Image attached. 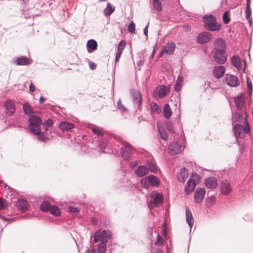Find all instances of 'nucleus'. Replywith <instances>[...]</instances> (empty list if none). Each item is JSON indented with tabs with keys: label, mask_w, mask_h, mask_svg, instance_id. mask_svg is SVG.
Returning <instances> with one entry per match:
<instances>
[{
	"label": "nucleus",
	"mask_w": 253,
	"mask_h": 253,
	"mask_svg": "<svg viewBox=\"0 0 253 253\" xmlns=\"http://www.w3.org/2000/svg\"><path fill=\"white\" fill-rule=\"evenodd\" d=\"M204 183L208 188L213 189L216 188L218 185L217 179L212 177L206 178Z\"/></svg>",
	"instance_id": "4468645a"
},
{
	"label": "nucleus",
	"mask_w": 253,
	"mask_h": 253,
	"mask_svg": "<svg viewBox=\"0 0 253 253\" xmlns=\"http://www.w3.org/2000/svg\"><path fill=\"white\" fill-rule=\"evenodd\" d=\"M140 184L143 187L145 188H148L150 186V182L149 181L148 176L145 177L144 178H142L141 180Z\"/></svg>",
	"instance_id": "e433bc0d"
},
{
	"label": "nucleus",
	"mask_w": 253,
	"mask_h": 253,
	"mask_svg": "<svg viewBox=\"0 0 253 253\" xmlns=\"http://www.w3.org/2000/svg\"><path fill=\"white\" fill-rule=\"evenodd\" d=\"M159 132L161 135V138L162 139H163L164 140H166L168 138V135H167V134L166 131L163 128H161L159 127Z\"/></svg>",
	"instance_id": "ea45409f"
},
{
	"label": "nucleus",
	"mask_w": 253,
	"mask_h": 253,
	"mask_svg": "<svg viewBox=\"0 0 253 253\" xmlns=\"http://www.w3.org/2000/svg\"><path fill=\"white\" fill-rule=\"evenodd\" d=\"M132 101L134 105L136 106L137 109L141 110L142 98L141 93L136 90L131 92Z\"/></svg>",
	"instance_id": "1a4fd4ad"
},
{
	"label": "nucleus",
	"mask_w": 253,
	"mask_h": 253,
	"mask_svg": "<svg viewBox=\"0 0 253 253\" xmlns=\"http://www.w3.org/2000/svg\"><path fill=\"white\" fill-rule=\"evenodd\" d=\"M164 112V117L167 119H169L171 116L172 112Z\"/></svg>",
	"instance_id": "5fc2aeb1"
},
{
	"label": "nucleus",
	"mask_w": 253,
	"mask_h": 253,
	"mask_svg": "<svg viewBox=\"0 0 253 253\" xmlns=\"http://www.w3.org/2000/svg\"><path fill=\"white\" fill-rule=\"evenodd\" d=\"M23 111H32L28 103H25L23 105Z\"/></svg>",
	"instance_id": "603ef678"
},
{
	"label": "nucleus",
	"mask_w": 253,
	"mask_h": 253,
	"mask_svg": "<svg viewBox=\"0 0 253 253\" xmlns=\"http://www.w3.org/2000/svg\"><path fill=\"white\" fill-rule=\"evenodd\" d=\"M54 123V121L53 120L50 119L47 120L42 124L43 128L45 129V130H46L48 127H51Z\"/></svg>",
	"instance_id": "72a5a7b5"
},
{
	"label": "nucleus",
	"mask_w": 253,
	"mask_h": 253,
	"mask_svg": "<svg viewBox=\"0 0 253 253\" xmlns=\"http://www.w3.org/2000/svg\"><path fill=\"white\" fill-rule=\"evenodd\" d=\"M28 121L30 130L36 135L40 134L41 131L40 128V126L42 124L41 119L37 116L33 115L29 118Z\"/></svg>",
	"instance_id": "f03ea898"
},
{
	"label": "nucleus",
	"mask_w": 253,
	"mask_h": 253,
	"mask_svg": "<svg viewBox=\"0 0 253 253\" xmlns=\"http://www.w3.org/2000/svg\"><path fill=\"white\" fill-rule=\"evenodd\" d=\"M117 107L118 109H119L120 111H126V109L122 104L121 99H119L117 102Z\"/></svg>",
	"instance_id": "de8ad7c7"
},
{
	"label": "nucleus",
	"mask_w": 253,
	"mask_h": 253,
	"mask_svg": "<svg viewBox=\"0 0 253 253\" xmlns=\"http://www.w3.org/2000/svg\"><path fill=\"white\" fill-rule=\"evenodd\" d=\"M126 45V42L124 40H121L118 45V49L124 50Z\"/></svg>",
	"instance_id": "37998d69"
},
{
	"label": "nucleus",
	"mask_w": 253,
	"mask_h": 253,
	"mask_svg": "<svg viewBox=\"0 0 253 253\" xmlns=\"http://www.w3.org/2000/svg\"><path fill=\"white\" fill-rule=\"evenodd\" d=\"M45 100V99L44 98V97H43L42 96H41L40 98V103H42Z\"/></svg>",
	"instance_id": "0e129e2a"
},
{
	"label": "nucleus",
	"mask_w": 253,
	"mask_h": 253,
	"mask_svg": "<svg viewBox=\"0 0 253 253\" xmlns=\"http://www.w3.org/2000/svg\"><path fill=\"white\" fill-rule=\"evenodd\" d=\"M51 206L48 201H44L41 204L40 210L44 212L49 211Z\"/></svg>",
	"instance_id": "7c9ffc66"
},
{
	"label": "nucleus",
	"mask_w": 253,
	"mask_h": 253,
	"mask_svg": "<svg viewBox=\"0 0 253 253\" xmlns=\"http://www.w3.org/2000/svg\"><path fill=\"white\" fill-rule=\"evenodd\" d=\"M212 38L211 34L209 32H203L199 34L197 37V42L201 44L210 42Z\"/></svg>",
	"instance_id": "0eeeda50"
},
{
	"label": "nucleus",
	"mask_w": 253,
	"mask_h": 253,
	"mask_svg": "<svg viewBox=\"0 0 253 253\" xmlns=\"http://www.w3.org/2000/svg\"><path fill=\"white\" fill-rule=\"evenodd\" d=\"M228 13H229V12L228 11H226L224 12L223 16H222L223 22L225 24H228L230 22V19L229 17L228 16Z\"/></svg>",
	"instance_id": "58836bf2"
},
{
	"label": "nucleus",
	"mask_w": 253,
	"mask_h": 253,
	"mask_svg": "<svg viewBox=\"0 0 253 253\" xmlns=\"http://www.w3.org/2000/svg\"><path fill=\"white\" fill-rule=\"evenodd\" d=\"M149 181L150 182V185L158 186L160 184V180L156 176L154 175H150L148 176Z\"/></svg>",
	"instance_id": "c85d7f7f"
},
{
	"label": "nucleus",
	"mask_w": 253,
	"mask_h": 253,
	"mask_svg": "<svg viewBox=\"0 0 253 253\" xmlns=\"http://www.w3.org/2000/svg\"><path fill=\"white\" fill-rule=\"evenodd\" d=\"M214 58L218 64H224L227 61V56L225 50L216 49L214 53Z\"/></svg>",
	"instance_id": "423d86ee"
},
{
	"label": "nucleus",
	"mask_w": 253,
	"mask_h": 253,
	"mask_svg": "<svg viewBox=\"0 0 253 253\" xmlns=\"http://www.w3.org/2000/svg\"><path fill=\"white\" fill-rule=\"evenodd\" d=\"M170 106L169 104H166L164 105L163 111H170Z\"/></svg>",
	"instance_id": "13d9d810"
},
{
	"label": "nucleus",
	"mask_w": 253,
	"mask_h": 253,
	"mask_svg": "<svg viewBox=\"0 0 253 253\" xmlns=\"http://www.w3.org/2000/svg\"><path fill=\"white\" fill-rule=\"evenodd\" d=\"M4 107L7 110H13V111H15L16 109L13 102L10 100L5 102Z\"/></svg>",
	"instance_id": "473e14b6"
},
{
	"label": "nucleus",
	"mask_w": 253,
	"mask_h": 253,
	"mask_svg": "<svg viewBox=\"0 0 253 253\" xmlns=\"http://www.w3.org/2000/svg\"><path fill=\"white\" fill-rule=\"evenodd\" d=\"M108 240V235L105 230L100 229L95 232L94 234V243L98 242L107 243Z\"/></svg>",
	"instance_id": "39448f33"
},
{
	"label": "nucleus",
	"mask_w": 253,
	"mask_h": 253,
	"mask_svg": "<svg viewBox=\"0 0 253 253\" xmlns=\"http://www.w3.org/2000/svg\"><path fill=\"white\" fill-rule=\"evenodd\" d=\"M59 127L62 131H68L74 127V125L68 122H61L59 125Z\"/></svg>",
	"instance_id": "4be33fe9"
},
{
	"label": "nucleus",
	"mask_w": 253,
	"mask_h": 253,
	"mask_svg": "<svg viewBox=\"0 0 253 253\" xmlns=\"http://www.w3.org/2000/svg\"><path fill=\"white\" fill-rule=\"evenodd\" d=\"M97 43L94 40H89L86 43V47L87 51L89 53L92 52L97 49Z\"/></svg>",
	"instance_id": "412c9836"
},
{
	"label": "nucleus",
	"mask_w": 253,
	"mask_h": 253,
	"mask_svg": "<svg viewBox=\"0 0 253 253\" xmlns=\"http://www.w3.org/2000/svg\"><path fill=\"white\" fill-rule=\"evenodd\" d=\"M20 2L23 3H27L29 0H18Z\"/></svg>",
	"instance_id": "69168bd1"
},
{
	"label": "nucleus",
	"mask_w": 253,
	"mask_h": 253,
	"mask_svg": "<svg viewBox=\"0 0 253 253\" xmlns=\"http://www.w3.org/2000/svg\"><path fill=\"white\" fill-rule=\"evenodd\" d=\"M14 62L18 66L28 65L30 64L31 63L30 59L26 56L17 57L14 61Z\"/></svg>",
	"instance_id": "dca6fc26"
},
{
	"label": "nucleus",
	"mask_w": 253,
	"mask_h": 253,
	"mask_svg": "<svg viewBox=\"0 0 253 253\" xmlns=\"http://www.w3.org/2000/svg\"><path fill=\"white\" fill-rule=\"evenodd\" d=\"M200 179V176L197 174H194L192 177L190 178L185 188V192L187 194L191 193L195 188L196 183Z\"/></svg>",
	"instance_id": "20e7f679"
},
{
	"label": "nucleus",
	"mask_w": 253,
	"mask_h": 253,
	"mask_svg": "<svg viewBox=\"0 0 253 253\" xmlns=\"http://www.w3.org/2000/svg\"><path fill=\"white\" fill-rule=\"evenodd\" d=\"M175 108L174 110L175 111L179 110L180 109V102L179 101H176V103L174 104Z\"/></svg>",
	"instance_id": "6e6d98bb"
},
{
	"label": "nucleus",
	"mask_w": 253,
	"mask_h": 253,
	"mask_svg": "<svg viewBox=\"0 0 253 253\" xmlns=\"http://www.w3.org/2000/svg\"><path fill=\"white\" fill-rule=\"evenodd\" d=\"M205 28L210 31H218L221 29L220 24H217L215 17L211 15H205L203 17Z\"/></svg>",
	"instance_id": "f257e3e1"
},
{
	"label": "nucleus",
	"mask_w": 253,
	"mask_h": 253,
	"mask_svg": "<svg viewBox=\"0 0 253 253\" xmlns=\"http://www.w3.org/2000/svg\"><path fill=\"white\" fill-rule=\"evenodd\" d=\"M49 211L51 214L55 216H59L60 214V211L59 208L56 206H52Z\"/></svg>",
	"instance_id": "f704fd0d"
},
{
	"label": "nucleus",
	"mask_w": 253,
	"mask_h": 253,
	"mask_svg": "<svg viewBox=\"0 0 253 253\" xmlns=\"http://www.w3.org/2000/svg\"><path fill=\"white\" fill-rule=\"evenodd\" d=\"M147 167L148 170H150L152 172L155 173L157 171V168L156 166L152 162L148 163Z\"/></svg>",
	"instance_id": "4c0bfd02"
},
{
	"label": "nucleus",
	"mask_w": 253,
	"mask_h": 253,
	"mask_svg": "<svg viewBox=\"0 0 253 253\" xmlns=\"http://www.w3.org/2000/svg\"><path fill=\"white\" fill-rule=\"evenodd\" d=\"M231 63L236 68H240L241 67V64L240 59L238 55H234L232 57Z\"/></svg>",
	"instance_id": "c756f323"
},
{
	"label": "nucleus",
	"mask_w": 253,
	"mask_h": 253,
	"mask_svg": "<svg viewBox=\"0 0 253 253\" xmlns=\"http://www.w3.org/2000/svg\"><path fill=\"white\" fill-rule=\"evenodd\" d=\"M169 151L172 155L178 154L181 151V146L177 142L173 143L169 146Z\"/></svg>",
	"instance_id": "2eb2a0df"
},
{
	"label": "nucleus",
	"mask_w": 253,
	"mask_h": 253,
	"mask_svg": "<svg viewBox=\"0 0 253 253\" xmlns=\"http://www.w3.org/2000/svg\"><path fill=\"white\" fill-rule=\"evenodd\" d=\"M151 197L153 199L152 202L155 205H159L163 202V196L161 193L154 191L151 194Z\"/></svg>",
	"instance_id": "ddd939ff"
},
{
	"label": "nucleus",
	"mask_w": 253,
	"mask_h": 253,
	"mask_svg": "<svg viewBox=\"0 0 253 253\" xmlns=\"http://www.w3.org/2000/svg\"><path fill=\"white\" fill-rule=\"evenodd\" d=\"M175 48V44L173 42H168L163 47L165 53L168 55H171L173 53Z\"/></svg>",
	"instance_id": "a211bd4d"
},
{
	"label": "nucleus",
	"mask_w": 253,
	"mask_h": 253,
	"mask_svg": "<svg viewBox=\"0 0 253 253\" xmlns=\"http://www.w3.org/2000/svg\"><path fill=\"white\" fill-rule=\"evenodd\" d=\"M186 221L188 223L190 228L192 227L194 224V219L192 213L188 208L186 209Z\"/></svg>",
	"instance_id": "bb28decb"
},
{
	"label": "nucleus",
	"mask_w": 253,
	"mask_h": 253,
	"mask_svg": "<svg viewBox=\"0 0 253 253\" xmlns=\"http://www.w3.org/2000/svg\"><path fill=\"white\" fill-rule=\"evenodd\" d=\"M206 191L204 188H198L194 193V199L196 203L201 202L205 196Z\"/></svg>",
	"instance_id": "9b49d317"
},
{
	"label": "nucleus",
	"mask_w": 253,
	"mask_h": 253,
	"mask_svg": "<svg viewBox=\"0 0 253 253\" xmlns=\"http://www.w3.org/2000/svg\"><path fill=\"white\" fill-rule=\"evenodd\" d=\"M115 10V7L108 2L106 4V7L104 10V15L107 17L109 16Z\"/></svg>",
	"instance_id": "a878e982"
},
{
	"label": "nucleus",
	"mask_w": 253,
	"mask_h": 253,
	"mask_svg": "<svg viewBox=\"0 0 253 253\" xmlns=\"http://www.w3.org/2000/svg\"><path fill=\"white\" fill-rule=\"evenodd\" d=\"M234 102L238 110H242L245 106V95L243 93H240L234 97Z\"/></svg>",
	"instance_id": "6e6552de"
},
{
	"label": "nucleus",
	"mask_w": 253,
	"mask_h": 253,
	"mask_svg": "<svg viewBox=\"0 0 253 253\" xmlns=\"http://www.w3.org/2000/svg\"><path fill=\"white\" fill-rule=\"evenodd\" d=\"M252 89H249V90L248 91V94L249 96H251L252 93Z\"/></svg>",
	"instance_id": "338daca9"
},
{
	"label": "nucleus",
	"mask_w": 253,
	"mask_h": 253,
	"mask_svg": "<svg viewBox=\"0 0 253 253\" xmlns=\"http://www.w3.org/2000/svg\"><path fill=\"white\" fill-rule=\"evenodd\" d=\"M149 26V23L147 24V25L145 26V27L144 28L143 30V33L147 37V34H148V28Z\"/></svg>",
	"instance_id": "bf43d9fd"
},
{
	"label": "nucleus",
	"mask_w": 253,
	"mask_h": 253,
	"mask_svg": "<svg viewBox=\"0 0 253 253\" xmlns=\"http://www.w3.org/2000/svg\"><path fill=\"white\" fill-rule=\"evenodd\" d=\"M183 81V77L181 76H179L178 79L175 83L174 89L176 92L179 91L181 87V84Z\"/></svg>",
	"instance_id": "2f4dec72"
},
{
	"label": "nucleus",
	"mask_w": 253,
	"mask_h": 253,
	"mask_svg": "<svg viewBox=\"0 0 253 253\" xmlns=\"http://www.w3.org/2000/svg\"><path fill=\"white\" fill-rule=\"evenodd\" d=\"M151 111H161V108L156 103H152L151 105Z\"/></svg>",
	"instance_id": "a18cd8bd"
},
{
	"label": "nucleus",
	"mask_w": 253,
	"mask_h": 253,
	"mask_svg": "<svg viewBox=\"0 0 253 253\" xmlns=\"http://www.w3.org/2000/svg\"><path fill=\"white\" fill-rule=\"evenodd\" d=\"M154 6L156 10L158 11H161L162 10V5L159 0H153Z\"/></svg>",
	"instance_id": "c9c22d12"
},
{
	"label": "nucleus",
	"mask_w": 253,
	"mask_h": 253,
	"mask_svg": "<svg viewBox=\"0 0 253 253\" xmlns=\"http://www.w3.org/2000/svg\"><path fill=\"white\" fill-rule=\"evenodd\" d=\"M214 49H226V43L225 41L221 38L217 39L214 42Z\"/></svg>",
	"instance_id": "6ab92c4d"
},
{
	"label": "nucleus",
	"mask_w": 253,
	"mask_h": 253,
	"mask_svg": "<svg viewBox=\"0 0 253 253\" xmlns=\"http://www.w3.org/2000/svg\"><path fill=\"white\" fill-rule=\"evenodd\" d=\"M247 84L249 89H253L252 82L249 80L248 78L247 79Z\"/></svg>",
	"instance_id": "4d7b16f0"
},
{
	"label": "nucleus",
	"mask_w": 253,
	"mask_h": 253,
	"mask_svg": "<svg viewBox=\"0 0 253 253\" xmlns=\"http://www.w3.org/2000/svg\"><path fill=\"white\" fill-rule=\"evenodd\" d=\"M106 243L105 242H100L97 245V250L96 251L93 249L92 252L94 253H96V252H97L98 253H104L106 250Z\"/></svg>",
	"instance_id": "cd10ccee"
},
{
	"label": "nucleus",
	"mask_w": 253,
	"mask_h": 253,
	"mask_svg": "<svg viewBox=\"0 0 253 253\" xmlns=\"http://www.w3.org/2000/svg\"><path fill=\"white\" fill-rule=\"evenodd\" d=\"M148 169L144 166H139L135 171L136 174L139 177H142L148 174Z\"/></svg>",
	"instance_id": "b1692460"
},
{
	"label": "nucleus",
	"mask_w": 253,
	"mask_h": 253,
	"mask_svg": "<svg viewBox=\"0 0 253 253\" xmlns=\"http://www.w3.org/2000/svg\"><path fill=\"white\" fill-rule=\"evenodd\" d=\"M68 210L70 212H73L75 213H78L79 212V210L77 209V208L71 206L68 207Z\"/></svg>",
	"instance_id": "09e8293b"
},
{
	"label": "nucleus",
	"mask_w": 253,
	"mask_h": 253,
	"mask_svg": "<svg viewBox=\"0 0 253 253\" xmlns=\"http://www.w3.org/2000/svg\"><path fill=\"white\" fill-rule=\"evenodd\" d=\"M123 50H121V49H117V51L116 53H119V54H121L122 53Z\"/></svg>",
	"instance_id": "774afa93"
},
{
	"label": "nucleus",
	"mask_w": 253,
	"mask_h": 253,
	"mask_svg": "<svg viewBox=\"0 0 253 253\" xmlns=\"http://www.w3.org/2000/svg\"><path fill=\"white\" fill-rule=\"evenodd\" d=\"M213 74L217 79L221 78L225 72V68L223 66L215 67L213 70Z\"/></svg>",
	"instance_id": "aec40b11"
},
{
	"label": "nucleus",
	"mask_w": 253,
	"mask_h": 253,
	"mask_svg": "<svg viewBox=\"0 0 253 253\" xmlns=\"http://www.w3.org/2000/svg\"><path fill=\"white\" fill-rule=\"evenodd\" d=\"M245 14L246 18H248L249 17L251 16L252 10L251 4H246Z\"/></svg>",
	"instance_id": "a19ab883"
},
{
	"label": "nucleus",
	"mask_w": 253,
	"mask_h": 253,
	"mask_svg": "<svg viewBox=\"0 0 253 253\" xmlns=\"http://www.w3.org/2000/svg\"><path fill=\"white\" fill-rule=\"evenodd\" d=\"M128 30L129 32L134 33L135 31V24L133 22L130 23L128 26Z\"/></svg>",
	"instance_id": "49530a36"
},
{
	"label": "nucleus",
	"mask_w": 253,
	"mask_h": 253,
	"mask_svg": "<svg viewBox=\"0 0 253 253\" xmlns=\"http://www.w3.org/2000/svg\"><path fill=\"white\" fill-rule=\"evenodd\" d=\"M221 192L223 195H228L231 192L230 184L227 180L223 181L220 186Z\"/></svg>",
	"instance_id": "f3484780"
},
{
	"label": "nucleus",
	"mask_w": 253,
	"mask_h": 253,
	"mask_svg": "<svg viewBox=\"0 0 253 253\" xmlns=\"http://www.w3.org/2000/svg\"><path fill=\"white\" fill-rule=\"evenodd\" d=\"M156 47H157V44H156L155 47H154L153 50V52H152V54H151V55L150 56V58H152V59L153 58V56H154V54L155 53Z\"/></svg>",
	"instance_id": "680f3d73"
},
{
	"label": "nucleus",
	"mask_w": 253,
	"mask_h": 253,
	"mask_svg": "<svg viewBox=\"0 0 253 253\" xmlns=\"http://www.w3.org/2000/svg\"><path fill=\"white\" fill-rule=\"evenodd\" d=\"M169 90L170 87L169 86L162 85L159 88L156 89L154 92V94L155 96H158L160 98H162L165 96Z\"/></svg>",
	"instance_id": "9d476101"
},
{
	"label": "nucleus",
	"mask_w": 253,
	"mask_h": 253,
	"mask_svg": "<svg viewBox=\"0 0 253 253\" xmlns=\"http://www.w3.org/2000/svg\"><path fill=\"white\" fill-rule=\"evenodd\" d=\"M225 79L227 84L229 86L235 87L239 84L238 78L234 75L227 74Z\"/></svg>",
	"instance_id": "f8f14e48"
},
{
	"label": "nucleus",
	"mask_w": 253,
	"mask_h": 253,
	"mask_svg": "<svg viewBox=\"0 0 253 253\" xmlns=\"http://www.w3.org/2000/svg\"><path fill=\"white\" fill-rule=\"evenodd\" d=\"M96 64L92 62L89 63V67L91 70H95L96 68Z\"/></svg>",
	"instance_id": "864d4df0"
},
{
	"label": "nucleus",
	"mask_w": 253,
	"mask_h": 253,
	"mask_svg": "<svg viewBox=\"0 0 253 253\" xmlns=\"http://www.w3.org/2000/svg\"><path fill=\"white\" fill-rule=\"evenodd\" d=\"M7 208L6 202L2 199L0 198V209L4 210Z\"/></svg>",
	"instance_id": "c03bdc74"
},
{
	"label": "nucleus",
	"mask_w": 253,
	"mask_h": 253,
	"mask_svg": "<svg viewBox=\"0 0 253 253\" xmlns=\"http://www.w3.org/2000/svg\"><path fill=\"white\" fill-rule=\"evenodd\" d=\"M247 20H248L250 26H251L253 24V20L251 17H249L248 18H246Z\"/></svg>",
	"instance_id": "e2e57ef3"
},
{
	"label": "nucleus",
	"mask_w": 253,
	"mask_h": 253,
	"mask_svg": "<svg viewBox=\"0 0 253 253\" xmlns=\"http://www.w3.org/2000/svg\"><path fill=\"white\" fill-rule=\"evenodd\" d=\"M166 127L168 130L171 133L174 132V128L172 124L170 122H167L166 123Z\"/></svg>",
	"instance_id": "79ce46f5"
},
{
	"label": "nucleus",
	"mask_w": 253,
	"mask_h": 253,
	"mask_svg": "<svg viewBox=\"0 0 253 253\" xmlns=\"http://www.w3.org/2000/svg\"><path fill=\"white\" fill-rule=\"evenodd\" d=\"M92 130L95 134H96L98 136H102L103 135L102 132L100 130H99L98 129H97L96 128H95V127L92 128Z\"/></svg>",
	"instance_id": "8fccbe9b"
},
{
	"label": "nucleus",
	"mask_w": 253,
	"mask_h": 253,
	"mask_svg": "<svg viewBox=\"0 0 253 253\" xmlns=\"http://www.w3.org/2000/svg\"><path fill=\"white\" fill-rule=\"evenodd\" d=\"M18 208L22 212H25L28 209V202L26 200L21 199L18 201Z\"/></svg>",
	"instance_id": "5701e85b"
},
{
	"label": "nucleus",
	"mask_w": 253,
	"mask_h": 253,
	"mask_svg": "<svg viewBox=\"0 0 253 253\" xmlns=\"http://www.w3.org/2000/svg\"><path fill=\"white\" fill-rule=\"evenodd\" d=\"M188 176V173L185 168H182L180 169L179 173L177 175V178L179 181L184 182Z\"/></svg>",
	"instance_id": "393cba45"
},
{
	"label": "nucleus",
	"mask_w": 253,
	"mask_h": 253,
	"mask_svg": "<svg viewBox=\"0 0 253 253\" xmlns=\"http://www.w3.org/2000/svg\"><path fill=\"white\" fill-rule=\"evenodd\" d=\"M35 85H34V84L32 83H31V84L29 85V90L30 91L33 92L35 90Z\"/></svg>",
	"instance_id": "052dcab7"
},
{
	"label": "nucleus",
	"mask_w": 253,
	"mask_h": 253,
	"mask_svg": "<svg viewBox=\"0 0 253 253\" xmlns=\"http://www.w3.org/2000/svg\"><path fill=\"white\" fill-rule=\"evenodd\" d=\"M234 119L236 122H240L241 114L239 112H236L234 115Z\"/></svg>",
	"instance_id": "3c124183"
},
{
	"label": "nucleus",
	"mask_w": 253,
	"mask_h": 253,
	"mask_svg": "<svg viewBox=\"0 0 253 253\" xmlns=\"http://www.w3.org/2000/svg\"><path fill=\"white\" fill-rule=\"evenodd\" d=\"M245 126L240 124H236L233 127L235 135L236 137L244 138L247 133H249L250 128L246 119L244 120Z\"/></svg>",
	"instance_id": "7ed1b4c3"
}]
</instances>
